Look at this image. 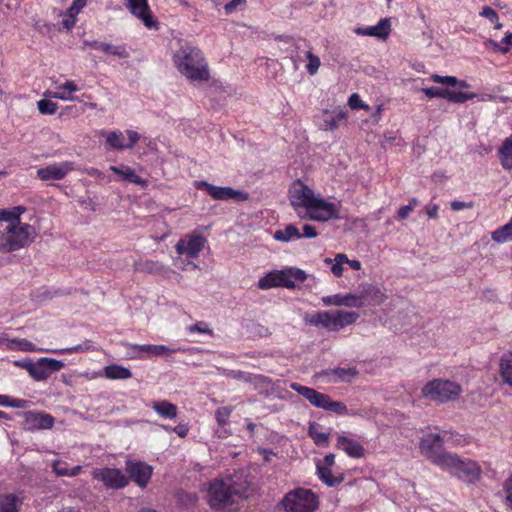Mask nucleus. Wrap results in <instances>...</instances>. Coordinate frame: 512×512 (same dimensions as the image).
Returning <instances> with one entry per match:
<instances>
[{
  "instance_id": "nucleus-3",
  "label": "nucleus",
  "mask_w": 512,
  "mask_h": 512,
  "mask_svg": "<svg viewBox=\"0 0 512 512\" xmlns=\"http://www.w3.org/2000/svg\"><path fill=\"white\" fill-rule=\"evenodd\" d=\"M248 497L247 481H236L234 477L215 479L209 484L208 503L213 510L222 511L239 499Z\"/></svg>"
},
{
  "instance_id": "nucleus-4",
  "label": "nucleus",
  "mask_w": 512,
  "mask_h": 512,
  "mask_svg": "<svg viewBox=\"0 0 512 512\" xmlns=\"http://www.w3.org/2000/svg\"><path fill=\"white\" fill-rule=\"evenodd\" d=\"M441 464V470L469 485L476 484L482 477V468L477 461L457 453H447Z\"/></svg>"
},
{
  "instance_id": "nucleus-30",
  "label": "nucleus",
  "mask_w": 512,
  "mask_h": 512,
  "mask_svg": "<svg viewBox=\"0 0 512 512\" xmlns=\"http://www.w3.org/2000/svg\"><path fill=\"white\" fill-rule=\"evenodd\" d=\"M308 435L312 438L317 446H328L329 444V433L324 431L321 424L312 422L308 428Z\"/></svg>"
},
{
  "instance_id": "nucleus-47",
  "label": "nucleus",
  "mask_w": 512,
  "mask_h": 512,
  "mask_svg": "<svg viewBox=\"0 0 512 512\" xmlns=\"http://www.w3.org/2000/svg\"><path fill=\"white\" fill-rule=\"evenodd\" d=\"M37 108L43 115H53L57 112L58 105L51 100L41 99L37 102Z\"/></svg>"
},
{
  "instance_id": "nucleus-31",
  "label": "nucleus",
  "mask_w": 512,
  "mask_h": 512,
  "mask_svg": "<svg viewBox=\"0 0 512 512\" xmlns=\"http://www.w3.org/2000/svg\"><path fill=\"white\" fill-rule=\"evenodd\" d=\"M274 239L280 242H290L301 238L300 230L292 224L286 225L284 229L276 230Z\"/></svg>"
},
{
  "instance_id": "nucleus-26",
  "label": "nucleus",
  "mask_w": 512,
  "mask_h": 512,
  "mask_svg": "<svg viewBox=\"0 0 512 512\" xmlns=\"http://www.w3.org/2000/svg\"><path fill=\"white\" fill-rule=\"evenodd\" d=\"M150 406L162 418L174 419L177 417V406L167 400L153 401Z\"/></svg>"
},
{
  "instance_id": "nucleus-37",
  "label": "nucleus",
  "mask_w": 512,
  "mask_h": 512,
  "mask_svg": "<svg viewBox=\"0 0 512 512\" xmlns=\"http://www.w3.org/2000/svg\"><path fill=\"white\" fill-rule=\"evenodd\" d=\"M25 211L24 207L17 206L14 207L11 210H3L1 212V218H0V228L3 229L5 226H3L4 223H21L20 222V215Z\"/></svg>"
},
{
  "instance_id": "nucleus-57",
  "label": "nucleus",
  "mask_w": 512,
  "mask_h": 512,
  "mask_svg": "<svg viewBox=\"0 0 512 512\" xmlns=\"http://www.w3.org/2000/svg\"><path fill=\"white\" fill-rule=\"evenodd\" d=\"M431 80L435 83L444 84L448 86H455L458 84V80L454 76H440L438 74H433L431 76Z\"/></svg>"
},
{
  "instance_id": "nucleus-63",
  "label": "nucleus",
  "mask_w": 512,
  "mask_h": 512,
  "mask_svg": "<svg viewBox=\"0 0 512 512\" xmlns=\"http://www.w3.org/2000/svg\"><path fill=\"white\" fill-rule=\"evenodd\" d=\"M451 209L453 211H460L463 209H471L474 206V203L472 201L470 202H464V201H458L454 200L450 203Z\"/></svg>"
},
{
  "instance_id": "nucleus-24",
  "label": "nucleus",
  "mask_w": 512,
  "mask_h": 512,
  "mask_svg": "<svg viewBox=\"0 0 512 512\" xmlns=\"http://www.w3.org/2000/svg\"><path fill=\"white\" fill-rule=\"evenodd\" d=\"M109 170L119 176V180L127 181L139 185L141 187L147 186V181L138 176L135 171L129 166H110Z\"/></svg>"
},
{
  "instance_id": "nucleus-54",
  "label": "nucleus",
  "mask_w": 512,
  "mask_h": 512,
  "mask_svg": "<svg viewBox=\"0 0 512 512\" xmlns=\"http://www.w3.org/2000/svg\"><path fill=\"white\" fill-rule=\"evenodd\" d=\"M419 204L416 198H411L408 205L401 206L397 211L398 219L405 220L409 217L410 213Z\"/></svg>"
},
{
  "instance_id": "nucleus-44",
  "label": "nucleus",
  "mask_w": 512,
  "mask_h": 512,
  "mask_svg": "<svg viewBox=\"0 0 512 512\" xmlns=\"http://www.w3.org/2000/svg\"><path fill=\"white\" fill-rule=\"evenodd\" d=\"M90 348L89 341H86L82 344H78L72 347L67 348H60V349H52V350H45L46 352H50L53 354L58 355H65V354H73L78 352H85Z\"/></svg>"
},
{
  "instance_id": "nucleus-20",
  "label": "nucleus",
  "mask_w": 512,
  "mask_h": 512,
  "mask_svg": "<svg viewBox=\"0 0 512 512\" xmlns=\"http://www.w3.org/2000/svg\"><path fill=\"white\" fill-rule=\"evenodd\" d=\"M357 35L372 36L380 39H386L391 33V23L389 18H382L377 25L369 27H358L354 30Z\"/></svg>"
},
{
  "instance_id": "nucleus-41",
  "label": "nucleus",
  "mask_w": 512,
  "mask_h": 512,
  "mask_svg": "<svg viewBox=\"0 0 512 512\" xmlns=\"http://www.w3.org/2000/svg\"><path fill=\"white\" fill-rule=\"evenodd\" d=\"M347 119V112L344 110H339L332 116L330 119H326L324 121V129L333 131L337 129L341 123L345 122Z\"/></svg>"
},
{
  "instance_id": "nucleus-8",
  "label": "nucleus",
  "mask_w": 512,
  "mask_h": 512,
  "mask_svg": "<svg viewBox=\"0 0 512 512\" xmlns=\"http://www.w3.org/2000/svg\"><path fill=\"white\" fill-rule=\"evenodd\" d=\"M455 436L461 437L459 434H455ZM453 437L454 433L449 431H442V434L428 433L420 439V453L431 463L440 468L443 459L446 458L448 453L443 451L444 443Z\"/></svg>"
},
{
  "instance_id": "nucleus-11",
  "label": "nucleus",
  "mask_w": 512,
  "mask_h": 512,
  "mask_svg": "<svg viewBox=\"0 0 512 512\" xmlns=\"http://www.w3.org/2000/svg\"><path fill=\"white\" fill-rule=\"evenodd\" d=\"M206 238L197 231L182 236L175 245V251L178 255L185 256L188 259H197L205 247Z\"/></svg>"
},
{
  "instance_id": "nucleus-9",
  "label": "nucleus",
  "mask_w": 512,
  "mask_h": 512,
  "mask_svg": "<svg viewBox=\"0 0 512 512\" xmlns=\"http://www.w3.org/2000/svg\"><path fill=\"white\" fill-rule=\"evenodd\" d=\"M307 275L304 270L299 268H285L282 270H273L259 279L258 288L268 290L275 287L295 288V282H304Z\"/></svg>"
},
{
  "instance_id": "nucleus-42",
  "label": "nucleus",
  "mask_w": 512,
  "mask_h": 512,
  "mask_svg": "<svg viewBox=\"0 0 512 512\" xmlns=\"http://www.w3.org/2000/svg\"><path fill=\"white\" fill-rule=\"evenodd\" d=\"M102 52H104L107 55H113L123 59L129 57V53L125 45H112L104 42Z\"/></svg>"
},
{
  "instance_id": "nucleus-53",
  "label": "nucleus",
  "mask_w": 512,
  "mask_h": 512,
  "mask_svg": "<svg viewBox=\"0 0 512 512\" xmlns=\"http://www.w3.org/2000/svg\"><path fill=\"white\" fill-rule=\"evenodd\" d=\"M480 15L482 17L487 18L491 23L495 24V26H494L495 29L502 28V24L498 22L499 17H498L497 12L494 9H492L491 7L484 6L482 8V11L480 12Z\"/></svg>"
},
{
  "instance_id": "nucleus-21",
  "label": "nucleus",
  "mask_w": 512,
  "mask_h": 512,
  "mask_svg": "<svg viewBox=\"0 0 512 512\" xmlns=\"http://www.w3.org/2000/svg\"><path fill=\"white\" fill-rule=\"evenodd\" d=\"M336 447L344 451L352 458H363L365 456V448L358 441L347 436H339L337 438Z\"/></svg>"
},
{
  "instance_id": "nucleus-2",
  "label": "nucleus",
  "mask_w": 512,
  "mask_h": 512,
  "mask_svg": "<svg viewBox=\"0 0 512 512\" xmlns=\"http://www.w3.org/2000/svg\"><path fill=\"white\" fill-rule=\"evenodd\" d=\"M172 62L177 71L190 82L203 83L210 80L208 61L196 46H181L173 53Z\"/></svg>"
},
{
  "instance_id": "nucleus-62",
  "label": "nucleus",
  "mask_w": 512,
  "mask_h": 512,
  "mask_svg": "<svg viewBox=\"0 0 512 512\" xmlns=\"http://www.w3.org/2000/svg\"><path fill=\"white\" fill-rule=\"evenodd\" d=\"M188 330L191 333L197 332L200 334H209V335H211L213 333V331L210 328H208L206 323H204V322H197V323L189 326Z\"/></svg>"
},
{
  "instance_id": "nucleus-55",
  "label": "nucleus",
  "mask_w": 512,
  "mask_h": 512,
  "mask_svg": "<svg viewBox=\"0 0 512 512\" xmlns=\"http://www.w3.org/2000/svg\"><path fill=\"white\" fill-rule=\"evenodd\" d=\"M348 105L352 110L362 109L367 111L370 109L369 105L364 103L357 93H353L350 95L348 99Z\"/></svg>"
},
{
  "instance_id": "nucleus-52",
  "label": "nucleus",
  "mask_w": 512,
  "mask_h": 512,
  "mask_svg": "<svg viewBox=\"0 0 512 512\" xmlns=\"http://www.w3.org/2000/svg\"><path fill=\"white\" fill-rule=\"evenodd\" d=\"M503 492L505 494L504 504L507 509L512 511V474L504 481Z\"/></svg>"
},
{
  "instance_id": "nucleus-5",
  "label": "nucleus",
  "mask_w": 512,
  "mask_h": 512,
  "mask_svg": "<svg viewBox=\"0 0 512 512\" xmlns=\"http://www.w3.org/2000/svg\"><path fill=\"white\" fill-rule=\"evenodd\" d=\"M359 313L346 310L319 311L306 313L304 322L308 325L324 328L327 331H339L346 326L354 324Z\"/></svg>"
},
{
  "instance_id": "nucleus-14",
  "label": "nucleus",
  "mask_w": 512,
  "mask_h": 512,
  "mask_svg": "<svg viewBox=\"0 0 512 512\" xmlns=\"http://www.w3.org/2000/svg\"><path fill=\"white\" fill-rule=\"evenodd\" d=\"M196 188L205 190L209 196L215 200H229L233 199L238 202L248 199V194L231 187H221L212 185L206 181L196 182Z\"/></svg>"
},
{
  "instance_id": "nucleus-49",
  "label": "nucleus",
  "mask_w": 512,
  "mask_h": 512,
  "mask_svg": "<svg viewBox=\"0 0 512 512\" xmlns=\"http://www.w3.org/2000/svg\"><path fill=\"white\" fill-rule=\"evenodd\" d=\"M233 411L232 406H222L216 409L215 418L219 425L224 426L229 422L230 415Z\"/></svg>"
},
{
  "instance_id": "nucleus-56",
  "label": "nucleus",
  "mask_w": 512,
  "mask_h": 512,
  "mask_svg": "<svg viewBox=\"0 0 512 512\" xmlns=\"http://www.w3.org/2000/svg\"><path fill=\"white\" fill-rule=\"evenodd\" d=\"M247 5L246 0H231L224 6L226 15L234 13L236 10H244Z\"/></svg>"
},
{
  "instance_id": "nucleus-58",
  "label": "nucleus",
  "mask_w": 512,
  "mask_h": 512,
  "mask_svg": "<svg viewBox=\"0 0 512 512\" xmlns=\"http://www.w3.org/2000/svg\"><path fill=\"white\" fill-rule=\"evenodd\" d=\"M421 91L430 99L435 98V97L445 99L446 89L433 86V87L422 88Z\"/></svg>"
},
{
  "instance_id": "nucleus-38",
  "label": "nucleus",
  "mask_w": 512,
  "mask_h": 512,
  "mask_svg": "<svg viewBox=\"0 0 512 512\" xmlns=\"http://www.w3.org/2000/svg\"><path fill=\"white\" fill-rule=\"evenodd\" d=\"M345 262H348V257L343 253L337 254L334 262L331 258L324 259L325 264L331 265V272L336 277H341L343 275V264H345Z\"/></svg>"
},
{
  "instance_id": "nucleus-32",
  "label": "nucleus",
  "mask_w": 512,
  "mask_h": 512,
  "mask_svg": "<svg viewBox=\"0 0 512 512\" xmlns=\"http://www.w3.org/2000/svg\"><path fill=\"white\" fill-rule=\"evenodd\" d=\"M316 468L318 478L328 487H333L337 484H340L344 480L342 475L334 476L329 467H324L320 464H317Z\"/></svg>"
},
{
  "instance_id": "nucleus-51",
  "label": "nucleus",
  "mask_w": 512,
  "mask_h": 512,
  "mask_svg": "<svg viewBox=\"0 0 512 512\" xmlns=\"http://www.w3.org/2000/svg\"><path fill=\"white\" fill-rule=\"evenodd\" d=\"M308 63L306 65L307 72L310 75H315L321 65L320 58L314 55L311 51L306 53Z\"/></svg>"
},
{
  "instance_id": "nucleus-39",
  "label": "nucleus",
  "mask_w": 512,
  "mask_h": 512,
  "mask_svg": "<svg viewBox=\"0 0 512 512\" xmlns=\"http://www.w3.org/2000/svg\"><path fill=\"white\" fill-rule=\"evenodd\" d=\"M476 97L477 94L472 92L454 91L449 89H446L445 92V99L453 103H464Z\"/></svg>"
},
{
  "instance_id": "nucleus-33",
  "label": "nucleus",
  "mask_w": 512,
  "mask_h": 512,
  "mask_svg": "<svg viewBox=\"0 0 512 512\" xmlns=\"http://www.w3.org/2000/svg\"><path fill=\"white\" fill-rule=\"evenodd\" d=\"M52 469L57 476L75 477L82 471V466L77 465L69 468L67 462L58 459L53 462Z\"/></svg>"
},
{
  "instance_id": "nucleus-34",
  "label": "nucleus",
  "mask_w": 512,
  "mask_h": 512,
  "mask_svg": "<svg viewBox=\"0 0 512 512\" xmlns=\"http://www.w3.org/2000/svg\"><path fill=\"white\" fill-rule=\"evenodd\" d=\"M1 344L5 345L8 350H21L26 352H33L36 350L35 345L26 339H1Z\"/></svg>"
},
{
  "instance_id": "nucleus-61",
  "label": "nucleus",
  "mask_w": 512,
  "mask_h": 512,
  "mask_svg": "<svg viewBox=\"0 0 512 512\" xmlns=\"http://www.w3.org/2000/svg\"><path fill=\"white\" fill-rule=\"evenodd\" d=\"M163 428L168 432L172 431L176 433L179 437L182 438L186 437L189 432V427L186 424H178L175 427L163 426Z\"/></svg>"
},
{
  "instance_id": "nucleus-1",
  "label": "nucleus",
  "mask_w": 512,
  "mask_h": 512,
  "mask_svg": "<svg viewBox=\"0 0 512 512\" xmlns=\"http://www.w3.org/2000/svg\"><path fill=\"white\" fill-rule=\"evenodd\" d=\"M289 193L290 203L300 219L327 222L340 218L339 207L335 203L316 196L314 191L301 181L294 183Z\"/></svg>"
},
{
  "instance_id": "nucleus-59",
  "label": "nucleus",
  "mask_w": 512,
  "mask_h": 512,
  "mask_svg": "<svg viewBox=\"0 0 512 512\" xmlns=\"http://www.w3.org/2000/svg\"><path fill=\"white\" fill-rule=\"evenodd\" d=\"M324 305L344 306L343 294H334L322 298Z\"/></svg>"
},
{
  "instance_id": "nucleus-45",
  "label": "nucleus",
  "mask_w": 512,
  "mask_h": 512,
  "mask_svg": "<svg viewBox=\"0 0 512 512\" xmlns=\"http://www.w3.org/2000/svg\"><path fill=\"white\" fill-rule=\"evenodd\" d=\"M323 409L330 412H334L338 415L348 414L347 406L343 402L332 400L329 395L327 401H325V406L323 407Z\"/></svg>"
},
{
  "instance_id": "nucleus-15",
  "label": "nucleus",
  "mask_w": 512,
  "mask_h": 512,
  "mask_svg": "<svg viewBox=\"0 0 512 512\" xmlns=\"http://www.w3.org/2000/svg\"><path fill=\"white\" fill-rule=\"evenodd\" d=\"M125 470L131 479L140 488H146L149 484L153 468L151 465L143 461L127 460L125 462Z\"/></svg>"
},
{
  "instance_id": "nucleus-19",
  "label": "nucleus",
  "mask_w": 512,
  "mask_h": 512,
  "mask_svg": "<svg viewBox=\"0 0 512 512\" xmlns=\"http://www.w3.org/2000/svg\"><path fill=\"white\" fill-rule=\"evenodd\" d=\"M290 388L297 392L299 395L303 396L309 403L317 408L323 409L325 406V401L328 399V395L318 392L317 390L303 386L297 382H292L290 384Z\"/></svg>"
},
{
  "instance_id": "nucleus-22",
  "label": "nucleus",
  "mask_w": 512,
  "mask_h": 512,
  "mask_svg": "<svg viewBox=\"0 0 512 512\" xmlns=\"http://www.w3.org/2000/svg\"><path fill=\"white\" fill-rule=\"evenodd\" d=\"M25 421L29 429H50L54 425V417L44 412H28Z\"/></svg>"
},
{
  "instance_id": "nucleus-64",
  "label": "nucleus",
  "mask_w": 512,
  "mask_h": 512,
  "mask_svg": "<svg viewBox=\"0 0 512 512\" xmlns=\"http://www.w3.org/2000/svg\"><path fill=\"white\" fill-rule=\"evenodd\" d=\"M424 210L430 219H437L438 218V212H439V205L436 203H430L427 204L424 207Z\"/></svg>"
},
{
  "instance_id": "nucleus-46",
  "label": "nucleus",
  "mask_w": 512,
  "mask_h": 512,
  "mask_svg": "<svg viewBox=\"0 0 512 512\" xmlns=\"http://www.w3.org/2000/svg\"><path fill=\"white\" fill-rule=\"evenodd\" d=\"M28 401L20 398H12L7 395L0 394V406L13 408H26Z\"/></svg>"
},
{
  "instance_id": "nucleus-23",
  "label": "nucleus",
  "mask_w": 512,
  "mask_h": 512,
  "mask_svg": "<svg viewBox=\"0 0 512 512\" xmlns=\"http://www.w3.org/2000/svg\"><path fill=\"white\" fill-rule=\"evenodd\" d=\"M361 297H363L365 305L369 306H380L387 299L386 294L379 287L370 284L363 287Z\"/></svg>"
},
{
  "instance_id": "nucleus-7",
  "label": "nucleus",
  "mask_w": 512,
  "mask_h": 512,
  "mask_svg": "<svg viewBox=\"0 0 512 512\" xmlns=\"http://www.w3.org/2000/svg\"><path fill=\"white\" fill-rule=\"evenodd\" d=\"M284 512H315L319 497L311 489L298 487L287 492L280 502Z\"/></svg>"
},
{
  "instance_id": "nucleus-25",
  "label": "nucleus",
  "mask_w": 512,
  "mask_h": 512,
  "mask_svg": "<svg viewBox=\"0 0 512 512\" xmlns=\"http://www.w3.org/2000/svg\"><path fill=\"white\" fill-rule=\"evenodd\" d=\"M499 375L504 384L512 387V351L502 354L499 361Z\"/></svg>"
},
{
  "instance_id": "nucleus-40",
  "label": "nucleus",
  "mask_w": 512,
  "mask_h": 512,
  "mask_svg": "<svg viewBox=\"0 0 512 512\" xmlns=\"http://www.w3.org/2000/svg\"><path fill=\"white\" fill-rule=\"evenodd\" d=\"M106 144L114 150H123L126 148L124 143V135L121 131H111L107 134Z\"/></svg>"
},
{
  "instance_id": "nucleus-29",
  "label": "nucleus",
  "mask_w": 512,
  "mask_h": 512,
  "mask_svg": "<svg viewBox=\"0 0 512 512\" xmlns=\"http://www.w3.org/2000/svg\"><path fill=\"white\" fill-rule=\"evenodd\" d=\"M102 375L110 380H125L132 377V372L124 366L111 364L104 367Z\"/></svg>"
},
{
  "instance_id": "nucleus-13",
  "label": "nucleus",
  "mask_w": 512,
  "mask_h": 512,
  "mask_svg": "<svg viewBox=\"0 0 512 512\" xmlns=\"http://www.w3.org/2000/svg\"><path fill=\"white\" fill-rule=\"evenodd\" d=\"M65 367V363L61 360L41 357L36 362H33L29 369V376L35 381L47 380L51 373L60 371Z\"/></svg>"
},
{
  "instance_id": "nucleus-36",
  "label": "nucleus",
  "mask_w": 512,
  "mask_h": 512,
  "mask_svg": "<svg viewBox=\"0 0 512 512\" xmlns=\"http://www.w3.org/2000/svg\"><path fill=\"white\" fill-rule=\"evenodd\" d=\"M20 505V499L14 494L0 495V512H17Z\"/></svg>"
},
{
  "instance_id": "nucleus-17",
  "label": "nucleus",
  "mask_w": 512,
  "mask_h": 512,
  "mask_svg": "<svg viewBox=\"0 0 512 512\" xmlns=\"http://www.w3.org/2000/svg\"><path fill=\"white\" fill-rule=\"evenodd\" d=\"M93 477L108 489H121L128 485V478L118 468H101L93 471Z\"/></svg>"
},
{
  "instance_id": "nucleus-43",
  "label": "nucleus",
  "mask_w": 512,
  "mask_h": 512,
  "mask_svg": "<svg viewBox=\"0 0 512 512\" xmlns=\"http://www.w3.org/2000/svg\"><path fill=\"white\" fill-rule=\"evenodd\" d=\"M511 38L512 34H508L501 40V42L489 39L487 40L486 44L490 45L496 52L507 53L509 52L510 46L512 45Z\"/></svg>"
},
{
  "instance_id": "nucleus-28",
  "label": "nucleus",
  "mask_w": 512,
  "mask_h": 512,
  "mask_svg": "<svg viewBox=\"0 0 512 512\" xmlns=\"http://www.w3.org/2000/svg\"><path fill=\"white\" fill-rule=\"evenodd\" d=\"M78 90L79 88L74 81L67 80L64 84L57 86L56 91L49 93L48 96L63 101H72L74 100L72 93L77 92Z\"/></svg>"
},
{
  "instance_id": "nucleus-35",
  "label": "nucleus",
  "mask_w": 512,
  "mask_h": 512,
  "mask_svg": "<svg viewBox=\"0 0 512 512\" xmlns=\"http://www.w3.org/2000/svg\"><path fill=\"white\" fill-rule=\"evenodd\" d=\"M491 239L499 244L512 241V219L507 224L494 230L491 233Z\"/></svg>"
},
{
  "instance_id": "nucleus-10",
  "label": "nucleus",
  "mask_w": 512,
  "mask_h": 512,
  "mask_svg": "<svg viewBox=\"0 0 512 512\" xmlns=\"http://www.w3.org/2000/svg\"><path fill=\"white\" fill-rule=\"evenodd\" d=\"M462 393L459 384L446 379L428 381L421 390L424 398L437 403H447L456 400Z\"/></svg>"
},
{
  "instance_id": "nucleus-6",
  "label": "nucleus",
  "mask_w": 512,
  "mask_h": 512,
  "mask_svg": "<svg viewBox=\"0 0 512 512\" xmlns=\"http://www.w3.org/2000/svg\"><path fill=\"white\" fill-rule=\"evenodd\" d=\"M35 229L27 223H9L1 229L0 252L10 253L27 247L35 238Z\"/></svg>"
},
{
  "instance_id": "nucleus-27",
  "label": "nucleus",
  "mask_w": 512,
  "mask_h": 512,
  "mask_svg": "<svg viewBox=\"0 0 512 512\" xmlns=\"http://www.w3.org/2000/svg\"><path fill=\"white\" fill-rule=\"evenodd\" d=\"M498 156L504 170H512V134L502 142Z\"/></svg>"
},
{
  "instance_id": "nucleus-60",
  "label": "nucleus",
  "mask_w": 512,
  "mask_h": 512,
  "mask_svg": "<svg viewBox=\"0 0 512 512\" xmlns=\"http://www.w3.org/2000/svg\"><path fill=\"white\" fill-rule=\"evenodd\" d=\"M87 0H73L71 6L68 9V14L71 18L76 15L86 6Z\"/></svg>"
},
{
  "instance_id": "nucleus-18",
  "label": "nucleus",
  "mask_w": 512,
  "mask_h": 512,
  "mask_svg": "<svg viewBox=\"0 0 512 512\" xmlns=\"http://www.w3.org/2000/svg\"><path fill=\"white\" fill-rule=\"evenodd\" d=\"M126 7L132 15L140 19L148 29H159V23L154 18L148 0H125Z\"/></svg>"
},
{
  "instance_id": "nucleus-48",
  "label": "nucleus",
  "mask_w": 512,
  "mask_h": 512,
  "mask_svg": "<svg viewBox=\"0 0 512 512\" xmlns=\"http://www.w3.org/2000/svg\"><path fill=\"white\" fill-rule=\"evenodd\" d=\"M343 302L345 307L350 308H362L365 305L361 293L359 295L351 293L343 294Z\"/></svg>"
},
{
  "instance_id": "nucleus-16",
  "label": "nucleus",
  "mask_w": 512,
  "mask_h": 512,
  "mask_svg": "<svg viewBox=\"0 0 512 512\" xmlns=\"http://www.w3.org/2000/svg\"><path fill=\"white\" fill-rule=\"evenodd\" d=\"M78 170L75 162L63 161L60 163H51L45 167L39 168L36 172L37 178L42 181L62 180L68 173Z\"/></svg>"
},
{
  "instance_id": "nucleus-50",
  "label": "nucleus",
  "mask_w": 512,
  "mask_h": 512,
  "mask_svg": "<svg viewBox=\"0 0 512 512\" xmlns=\"http://www.w3.org/2000/svg\"><path fill=\"white\" fill-rule=\"evenodd\" d=\"M331 374L336 376L342 381L349 380L350 378L358 375V370L355 367L351 368H335L331 371Z\"/></svg>"
},
{
  "instance_id": "nucleus-12",
  "label": "nucleus",
  "mask_w": 512,
  "mask_h": 512,
  "mask_svg": "<svg viewBox=\"0 0 512 512\" xmlns=\"http://www.w3.org/2000/svg\"><path fill=\"white\" fill-rule=\"evenodd\" d=\"M124 345L127 347L131 359H145L184 351L181 348H170L165 345L131 343H125Z\"/></svg>"
}]
</instances>
